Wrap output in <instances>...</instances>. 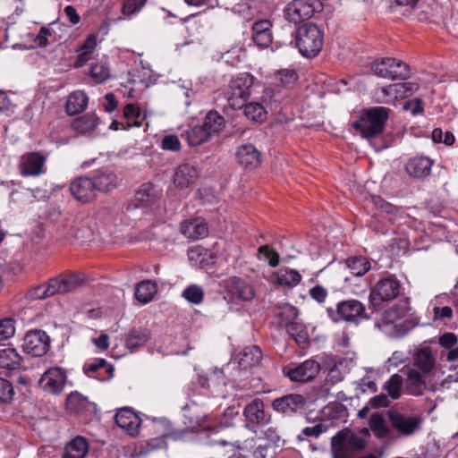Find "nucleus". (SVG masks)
I'll use <instances>...</instances> for the list:
<instances>
[{"label": "nucleus", "mask_w": 458, "mask_h": 458, "mask_svg": "<svg viewBox=\"0 0 458 458\" xmlns=\"http://www.w3.org/2000/svg\"><path fill=\"white\" fill-rule=\"evenodd\" d=\"M437 358L429 346H420L412 355V365L406 369L405 386L412 395H421L427 389V377L432 373Z\"/></svg>", "instance_id": "1"}, {"label": "nucleus", "mask_w": 458, "mask_h": 458, "mask_svg": "<svg viewBox=\"0 0 458 458\" xmlns=\"http://www.w3.org/2000/svg\"><path fill=\"white\" fill-rule=\"evenodd\" d=\"M408 310L406 301L385 310L381 314L380 322L377 323V327L390 337L399 338L405 335L409 331V325L403 318Z\"/></svg>", "instance_id": "2"}, {"label": "nucleus", "mask_w": 458, "mask_h": 458, "mask_svg": "<svg viewBox=\"0 0 458 458\" xmlns=\"http://www.w3.org/2000/svg\"><path fill=\"white\" fill-rule=\"evenodd\" d=\"M323 31L314 23L301 25L295 32V46L305 57H315L322 50Z\"/></svg>", "instance_id": "3"}, {"label": "nucleus", "mask_w": 458, "mask_h": 458, "mask_svg": "<svg viewBox=\"0 0 458 458\" xmlns=\"http://www.w3.org/2000/svg\"><path fill=\"white\" fill-rule=\"evenodd\" d=\"M391 110L385 106H374L364 111L352 123V127L365 138L376 137L383 131Z\"/></svg>", "instance_id": "4"}, {"label": "nucleus", "mask_w": 458, "mask_h": 458, "mask_svg": "<svg viewBox=\"0 0 458 458\" xmlns=\"http://www.w3.org/2000/svg\"><path fill=\"white\" fill-rule=\"evenodd\" d=\"M365 447V439L349 428L338 431L331 439L333 458H353L354 454Z\"/></svg>", "instance_id": "5"}, {"label": "nucleus", "mask_w": 458, "mask_h": 458, "mask_svg": "<svg viewBox=\"0 0 458 458\" xmlns=\"http://www.w3.org/2000/svg\"><path fill=\"white\" fill-rule=\"evenodd\" d=\"M327 313L335 323L345 321L358 324L361 318H367L364 304L354 299L339 301L335 308H327Z\"/></svg>", "instance_id": "6"}, {"label": "nucleus", "mask_w": 458, "mask_h": 458, "mask_svg": "<svg viewBox=\"0 0 458 458\" xmlns=\"http://www.w3.org/2000/svg\"><path fill=\"white\" fill-rule=\"evenodd\" d=\"M402 284L394 275L388 274L378 280L371 288L369 301L377 307L384 301H390L398 297Z\"/></svg>", "instance_id": "7"}, {"label": "nucleus", "mask_w": 458, "mask_h": 458, "mask_svg": "<svg viewBox=\"0 0 458 458\" xmlns=\"http://www.w3.org/2000/svg\"><path fill=\"white\" fill-rule=\"evenodd\" d=\"M253 85V76L249 73H242L233 77L226 92L228 105L233 109H241L250 96Z\"/></svg>", "instance_id": "8"}, {"label": "nucleus", "mask_w": 458, "mask_h": 458, "mask_svg": "<svg viewBox=\"0 0 458 458\" xmlns=\"http://www.w3.org/2000/svg\"><path fill=\"white\" fill-rule=\"evenodd\" d=\"M372 71L378 76L388 80H405L410 76L409 66L395 58H383L372 64Z\"/></svg>", "instance_id": "9"}, {"label": "nucleus", "mask_w": 458, "mask_h": 458, "mask_svg": "<svg viewBox=\"0 0 458 458\" xmlns=\"http://www.w3.org/2000/svg\"><path fill=\"white\" fill-rule=\"evenodd\" d=\"M242 415L244 417L245 428L255 432L258 428L266 426L271 421V415L265 411V403L259 399H253L245 405Z\"/></svg>", "instance_id": "10"}, {"label": "nucleus", "mask_w": 458, "mask_h": 458, "mask_svg": "<svg viewBox=\"0 0 458 458\" xmlns=\"http://www.w3.org/2000/svg\"><path fill=\"white\" fill-rule=\"evenodd\" d=\"M388 419L391 427L401 437H411L420 428L422 420L414 415H408L395 411H388Z\"/></svg>", "instance_id": "11"}, {"label": "nucleus", "mask_w": 458, "mask_h": 458, "mask_svg": "<svg viewBox=\"0 0 458 458\" xmlns=\"http://www.w3.org/2000/svg\"><path fill=\"white\" fill-rule=\"evenodd\" d=\"M50 346V338L40 329L29 331L22 343L23 351L34 357H41L47 353Z\"/></svg>", "instance_id": "12"}, {"label": "nucleus", "mask_w": 458, "mask_h": 458, "mask_svg": "<svg viewBox=\"0 0 458 458\" xmlns=\"http://www.w3.org/2000/svg\"><path fill=\"white\" fill-rule=\"evenodd\" d=\"M320 369L319 362L308 359L294 367L284 368V373L293 382L305 383L315 378Z\"/></svg>", "instance_id": "13"}, {"label": "nucleus", "mask_w": 458, "mask_h": 458, "mask_svg": "<svg viewBox=\"0 0 458 458\" xmlns=\"http://www.w3.org/2000/svg\"><path fill=\"white\" fill-rule=\"evenodd\" d=\"M67 380L66 371L59 367L47 369L39 379V386L47 393L59 394Z\"/></svg>", "instance_id": "14"}, {"label": "nucleus", "mask_w": 458, "mask_h": 458, "mask_svg": "<svg viewBox=\"0 0 458 458\" xmlns=\"http://www.w3.org/2000/svg\"><path fill=\"white\" fill-rule=\"evenodd\" d=\"M47 157L39 152H29L21 156L19 163L22 176H38L46 173Z\"/></svg>", "instance_id": "15"}, {"label": "nucleus", "mask_w": 458, "mask_h": 458, "mask_svg": "<svg viewBox=\"0 0 458 458\" xmlns=\"http://www.w3.org/2000/svg\"><path fill=\"white\" fill-rule=\"evenodd\" d=\"M315 12L313 0H293L284 10L285 18L294 23L310 19Z\"/></svg>", "instance_id": "16"}, {"label": "nucleus", "mask_w": 458, "mask_h": 458, "mask_svg": "<svg viewBox=\"0 0 458 458\" xmlns=\"http://www.w3.org/2000/svg\"><path fill=\"white\" fill-rule=\"evenodd\" d=\"M325 370L327 371L325 386L335 385L344 380L348 373L347 361L341 357H328L324 363Z\"/></svg>", "instance_id": "17"}, {"label": "nucleus", "mask_w": 458, "mask_h": 458, "mask_svg": "<svg viewBox=\"0 0 458 458\" xmlns=\"http://www.w3.org/2000/svg\"><path fill=\"white\" fill-rule=\"evenodd\" d=\"M52 295L65 294L76 290L82 284V278L77 274H65L48 280Z\"/></svg>", "instance_id": "18"}, {"label": "nucleus", "mask_w": 458, "mask_h": 458, "mask_svg": "<svg viewBox=\"0 0 458 458\" xmlns=\"http://www.w3.org/2000/svg\"><path fill=\"white\" fill-rule=\"evenodd\" d=\"M95 187L92 178L79 177L71 183L70 191L75 199L86 203L95 199Z\"/></svg>", "instance_id": "19"}, {"label": "nucleus", "mask_w": 458, "mask_h": 458, "mask_svg": "<svg viewBox=\"0 0 458 458\" xmlns=\"http://www.w3.org/2000/svg\"><path fill=\"white\" fill-rule=\"evenodd\" d=\"M114 419L118 427L124 429L131 436H136L139 433L141 420L131 408L119 409Z\"/></svg>", "instance_id": "20"}, {"label": "nucleus", "mask_w": 458, "mask_h": 458, "mask_svg": "<svg viewBox=\"0 0 458 458\" xmlns=\"http://www.w3.org/2000/svg\"><path fill=\"white\" fill-rule=\"evenodd\" d=\"M304 404L305 399L302 395L291 394L275 399L272 403V407L276 411L292 414L301 410Z\"/></svg>", "instance_id": "21"}, {"label": "nucleus", "mask_w": 458, "mask_h": 458, "mask_svg": "<svg viewBox=\"0 0 458 458\" xmlns=\"http://www.w3.org/2000/svg\"><path fill=\"white\" fill-rule=\"evenodd\" d=\"M181 232L188 239L199 240L208 236V227L203 218L196 217L183 221L181 224Z\"/></svg>", "instance_id": "22"}, {"label": "nucleus", "mask_w": 458, "mask_h": 458, "mask_svg": "<svg viewBox=\"0 0 458 458\" xmlns=\"http://www.w3.org/2000/svg\"><path fill=\"white\" fill-rule=\"evenodd\" d=\"M236 157L239 164L244 168H256L261 162V154L251 144H243L238 148Z\"/></svg>", "instance_id": "23"}, {"label": "nucleus", "mask_w": 458, "mask_h": 458, "mask_svg": "<svg viewBox=\"0 0 458 458\" xmlns=\"http://www.w3.org/2000/svg\"><path fill=\"white\" fill-rule=\"evenodd\" d=\"M274 314L280 318V326L292 333L296 326L294 320L298 317L297 309L289 303H277L275 306Z\"/></svg>", "instance_id": "24"}, {"label": "nucleus", "mask_w": 458, "mask_h": 458, "mask_svg": "<svg viewBox=\"0 0 458 458\" xmlns=\"http://www.w3.org/2000/svg\"><path fill=\"white\" fill-rule=\"evenodd\" d=\"M432 165L433 162L428 157H415L407 162L405 170L410 176L423 178L430 174Z\"/></svg>", "instance_id": "25"}, {"label": "nucleus", "mask_w": 458, "mask_h": 458, "mask_svg": "<svg viewBox=\"0 0 458 458\" xmlns=\"http://www.w3.org/2000/svg\"><path fill=\"white\" fill-rule=\"evenodd\" d=\"M271 22L268 20H261L252 26V39L260 47H267L272 42Z\"/></svg>", "instance_id": "26"}, {"label": "nucleus", "mask_w": 458, "mask_h": 458, "mask_svg": "<svg viewBox=\"0 0 458 458\" xmlns=\"http://www.w3.org/2000/svg\"><path fill=\"white\" fill-rule=\"evenodd\" d=\"M198 177L197 169L190 164L178 166L174 176V182L180 189H186L191 185Z\"/></svg>", "instance_id": "27"}, {"label": "nucleus", "mask_w": 458, "mask_h": 458, "mask_svg": "<svg viewBox=\"0 0 458 458\" xmlns=\"http://www.w3.org/2000/svg\"><path fill=\"white\" fill-rule=\"evenodd\" d=\"M227 287L229 293L238 300L249 301L254 297L253 287L240 278L234 277L230 279Z\"/></svg>", "instance_id": "28"}, {"label": "nucleus", "mask_w": 458, "mask_h": 458, "mask_svg": "<svg viewBox=\"0 0 458 458\" xmlns=\"http://www.w3.org/2000/svg\"><path fill=\"white\" fill-rule=\"evenodd\" d=\"M89 452L86 438L76 437L65 445L63 458H84Z\"/></svg>", "instance_id": "29"}, {"label": "nucleus", "mask_w": 458, "mask_h": 458, "mask_svg": "<svg viewBox=\"0 0 458 458\" xmlns=\"http://www.w3.org/2000/svg\"><path fill=\"white\" fill-rule=\"evenodd\" d=\"M369 428L373 435L378 439H390L393 437V431L381 413L377 412L370 416Z\"/></svg>", "instance_id": "30"}, {"label": "nucleus", "mask_w": 458, "mask_h": 458, "mask_svg": "<svg viewBox=\"0 0 458 458\" xmlns=\"http://www.w3.org/2000/svg\"><path fill=\"white\" fill-rule=\"evenodd\" d=\"M134 198L136 207H145L155 203L159 198V194L152 183L146 182L137 190Z\"/></svg>", "instance_id": "31"}, {"label": "nucleus", "mask_w": 458, "mask_h": 458, "mask_svg": "<svg viewBox=\"0 0 458 458\" xmlns=\"http://www.w3.org/2000/svg\"><path fill=\"white\" fill-rule=\"evenodd\" d=\"M92 180L97 192H108L117 186V176L109 170L98 171Z\"/></svg>", "instance_id": "32"}, {"label": "nucleus", "mask_w": 458, "mask_h": 458, "mask_svg": "<svg viewBox=\"0 0 458 458\" xmlns=\"http://www.w3.org/2000/svg\"><path fill=\"white\" fill-rule=\"evenodd\" d=\"M88 97L81 90L71 93L68 97L65 110L69 115H75L84 111L88 106Z\"/></svg>", "instance_id": "33"}, {"label": "nucleus", "mask_w": 458, "mask_h": 458, "mask_svg": "<svg viewBox=\"0 0 458 458\" xmlns=\"http://www.w3.org/2000/svg\"><path fill=\"white\" fill-rule=\"evenodd\" d=\"M157 292L156 283L146 280L139 283L135 287V298L146 304L149 302Z\"/></svg>", "instance_id": "34"}, {"label": "nucleus", "mask_w": 458, "mask_h": 458, "mask_svg": "<svg viewBox=\"0 0 458 458\" xmlns=\"http://www.w3.org/2000/svg\"><path fill=\"white\" fill-rule=\"evenodd\" d=\"M262 359L261 350L255 345L246 347L240 353L239 364L243 368L258 365Z\"/></svg>", "instance_id": "35"}, {"label": "nucleus", "mask_w": 458, "mask_h": 458, "mask_svg": "<svg viewBox=\"0 0 458 458\" xmlns=\"http://www.w3.org/2000/svg\"><path fill=\"white\" fill-rule=\"evenodd\" d=\"M21 357L13 348L0 350V368L9 370L15 369L21 365Z\"/></svg>", "instance_id": "36"}, {"label": "nucleus", "mask_w": 458, "mask_h": 458, "mask_svg": "<svg viewBox=\"0 0 458 458\" xmlns=\"http://www.w3.org/2000/svg\"><path fill=\"white\" fill-rule=\"evenodd\" d=\"M205 131L212 137L218 134L225 126V119L216 111H210L205 117L203 125Z\"/></svg>", "instance_id": "37"}, {"label": "nucleus", "mask_w": 458, "mask_h": 458, "mask_svg": "<svg viewBox=\"0 0 458 458\" xmlns=\"http://www.w3.org/2000/svg\"><path fill=\"white\" fill-rule=\"evenodd\" d=\"M150 339L148 329L133 328L126 337V346L131 351L144 345Z\"/></svg>", "instance_id": "38"}, {"label": "nucleus", "mask_w": 458, "mask_h": 458, "mask_svg": "<svg viewBox=\"0 0 458 458\" xmlns=\"http://www.w3.org/2000/svg\"><path fill=\"white\" fill-rule=\"evenodd\" d=\"M98 119L95 114H87L75 119L72 127L78 132L86 133L95 130L98 125Z\"/></svg>", "instance_id": "39"}, {"label": "nucleus", "mask_w": 458, "mask_h": 458, "mask_svg": "<svg viewBox=\"0 0 458 458\" xmlns=\"http://www.w3.org/2000/svg\"><path fill=\"white\" fill-rule=\"evenodd\" d=\"M277 282L282 285L294 287L301 280L299 271L293 268H282L276 273Z\"/></svg>", "instance_id": "40"}, {"label": "nucleus", "mask_w": 458, "mask_h": 458, "mask_svg": "<svg viewBox=\"0 0 458 458\" xmlns=\"http://www.w3.org/2000/svg\"><path fill=\"white\" fill-rule=\"evenodd\" d=\"M346 266L351 273L357 276L365 275L370 269V263L365 257H351L346 259Z\"/></svg>", "instance_id": "41"}, {"label": "nucleus", "mask_w": 458, "mask_h": 458, "mask_svg": "<svg viewBox=\"0 0 458 458\" xmlns=\"http://www.w3.org/2000/svg\"><path fill=\"white\" fill-rule=\"evenodd\" d=\"M89 74L95 83H103L110 78L111 72L106 61H98L91 64Z\"/></svg>", "instance_id": "42"}, {"label": "nucleus", "mask_w": 458, "mask_h": 458, "mask_svg": "<svg viewBox=\"0 0 458 458\" xmlns=\"http://www.w3.org/2000/svg\"><path fill=\"white\" fill-rule=\"evenodd\" d=\"M89 405V400L77 392L70 394L66 398V407L71 412H81L87 409Z\"/></svg>", "instance_id": "43"}, {"label": "nucleus", "mask_w": 458, "mask_h": 458, "mask_svg": "<svg viewBox=\"0 0 458 458\" xmlns=\"http://www.w3.org/2000/svg\"><path fill=\"white\" fill-rule=\"evenodd\" d=\"M187 140L190 146H199L207 142L211 136L202 126H195L186 132Z\"/></svg>", "instance_id": "44"}, {"label": "nucleus", "mask_w": 458, "mask_h": 458, "mask_svg": "<svg viewBox=\"0 0 458 458\" xmlns=\"http://www.w3.org/2000/svg\"><path fill=\"white\" fill-rule=\"evenodd\" d=\"M243 106L244 114L249 120L261 123L266 119L267 111L260 103L250 102Z\"/></svg>", "instance_id": "45"}, {"label": "nucleus", "mask_w": 458, "mask_h": 458, "mask_svg": "<svg viewBox=\"0 0 458 458\" xmlns=\"http://www.w3.org/2000/svg\"><path fill=\"white\" fill-rule=\"evenodd\" d=\"M246 57L243 47H234L221 55V60L231 66H237Z\"/></svg>", "instance_id": "46"}, {"label": "nucleus", "mask_w": 458, "mask_h": 458, "mask_svg": "<svg viewBox=\"0 0 458 458\" xmlns=\"http://www.w3.org/2000/svg\"><path fill=\"white\" fill-rule=\"evenodd\" d=\"M403 383V379L402 376L399 374H394L385 383L384 389L392 399L395 400L401 396Z\"/></svg>", "instance_id": "47"}, {"label": "nucleus", "mask_w": 458, "mask_h": 458, "mask_svg": "<svg viewBox=\"0 0 458 458\" xmlns=\"http://www.w3.org/2000/svg\"><path fill=\"white\" fill-rule=\"evenodd\" d=\"M101 369H106L109 377L113 376L114 368L109 365L105 359H95L93 361L87 363L83 367L84 373L89 377H96L94 373Z\"/></svg>", "instance_id": "48"}, {"label": "nucleus", "mask_w": 458, "mask_h": 458, "mask_svg": "<svg viewBox=\"0 0 458 458\" xmlns=\"http://www.w3.org/2000/svg\"><path fill=\"white\" fill-rule=\"evenodd\" d=\"M182 296L187 301L195 305H199L203 301L204 291L200 286L197 284H191L183 290Z\"/></svg>", "instance_id": "49"}, {"label": "nucleus", "mask_w": 458, "mask_h": 458, "mask_svg": "<svg viewBox=\"0 0 458 458\" xmlns=\"http://www.w3.org/2000/svg\"><path fill=\"white\" fill-rule=\"evenodd\" d=\"M298 79L297 73L293 69H282L275 74V81L277 85L284 88L293 85Z\"/></svg>", "instance_id": "50"}, {"label": "nucleus", "mask_w": 458, "mask_h": 458, "mask_svg": "<svg viewBox=\"0 0 458 458\" xmlns=\"http://www.w3.org/2000/svg\"><path fill=\"white\" fill-rule=\"evenodd\" d=\"M394 98H405L419 89V85L413 81L395 83L393 88Z\"/></svg>", "instance_id": "51"}, {"label": "nucleus", "mask_w": 458, "mask_h": 458, "mask_svg": "<svg viewBox=\"0 0 458 458\" xmlns=\"http://www.w3.org/2000/svg\"><path fill=\"white\" fill-rule=\"evenodd\" d=\"M123 115L126 120L130 123L131 122L135 126H140L141 122L140 118V107L135 104H128L123 108Z\"/></svg>", "instance_id": "52"}, {"label": "nucleus", "mask_w": 458, "mask_h": 458, "mask_svg": "<svg viewBox=\"0 0 458 458\" xmlns=\"http://www.w3.org/2000/svg\"><path fill=\"white\" fill-rule=\"evenodd\" d=\"M371 199L377 208L384 211L386 214L395 216L400 211L399 208L386 201L384 199H382L379 196H372Z\"/></svg>", "instance_id": "53"}, {"label": "nucleus", "mask_w": 458, "mask_h": 458, "mask_svg": "<svg viewBox=\"0 0 458 458\" xmlns=\"http://www.w3.org/2000/svg\"><path fill=\"white\" fill-rule=\"evenodd\" d=\"M15 333L14 320L4 318L0 320V342L11 338Z\"/></svg>", "instance_id": "54"}, {"label": "nucleus", "mask_w": 458, "mask_h": 458, "mask_svg": "<svg viewBox=\"0 0 458 458\" xmlns=\"http://www.w3.org/2000/svg\"><path fill=\"white\" fill-rule=\"evenodd\" d=\"M147 0H124L123 4V13L131 16L140 12L145 5Z\"/></svg>", "instance_id": "55"}, {"label": "nucleus", "mask_w": 458, "mask_h": 458, "mask_svg": "<svg viewBox=\"0 0 458 458\" xmlns=\"http://www.w3.org/2000/svg\"><path fill=\"white\" fill-rule=\"evenodd\" d=\"M29 296L34 300L46 299L53 296L50 288L49 281L47 283L40 284L29 292Z\"/></svg>", "instance_id": "56"}, {"label": "nucleus", "mask_w": 458, "mask_h": 458, "mask_svg": "<svg viewBox=\"0 0 458 458\" xmlns=\"http://www.w3.org/2000/svg\"><path fill=\"white\" fill-rule=\"evenodd\" d=\"M14 395L12 384L4 378H0V401L5 403H10Z\"/></svg>", "instance_id": "57"}, {"label": "nucleus", "mask_w": 458, "mask_h": 458, "mask_svg": "<svg viewBox=\"0 0 458 458\" xmlns=\"http://www.w3.org/2000/svg\"><path fill=\"white\" fill-rule=\"evenodd\" d=\"M259 255H263L268 260V264L275 267L279 264V255L274 250L270 249L268 245L260 246L258 250Z\"/></svg>", "instance_id": "58"}, {"label": "nucleus", "mask_w": 458, "mask_h": 458, "mask_svg": "<svg viewBox=\"0 0 458 458\" xmlns=\"http://www.w3.org/2000/svg\"><path fill=\"white\" fill-rule=\"evenodd\" d=\"M394 84H391L387 87H384L375 90V99L378 103H389L387 99L388 97L393 96L394 98V93L393 88Z\"/></svg>", "instance_id": "59"}, {"label": "nucleus", "mask_w": 458, "mask_h": 458, "mask_svg": "<svg viewBox=\"0 0 458 458\" xmlns=\"http://www.w3.org/2000/svg\"><path fill=\"white\" fill-rule=\"evenodd\" d=\"M403 108L406 111H410L413 116L421 114L424 110L422 101L417 98L406 101Z\"/></svg>", "instance_id": "60"}, {"label": "nucleus", "mask_w": 458, "mask_h": 458, "mask_svg": "<svg viewBox=\"0 0 458 458\" xmlns=\"http://www.w3.org/2000/svg\"><path fill=\"white\" fill-rule=\"evenodd\" d=\"M162 148L165 150L178 151L181 148V143L177 136L166 135L162 140Z\"/></svg>", "instance_id": "61"}, {"label": "nucleus", "mask_w": 458, "mask_h": 458, "mask_svg": "<svg viewBox=\"0 0 458 458\" xmlns=\"http://www.w3.org/2000/svg\"><path fill=\"white\" fill-rule=\"evenodd\" d=\"M310 296L318 303L325 302L327 297V291L322 285L317 284L310 288Z\"/></svg>", "instance_id": "62"}, {"label": "nucleus", "mask_w": 458, "mask_h": 458, "mask_svg": "<svg viewBox=\"0 0 458 458\" xmlns=\"http://www.w3.org/2000/svg\"><path fill=\"white\" fill-rule=\"evenodd\" d=\"M327 430V427L323 423H318L311 427H306L302 429V434L305 437H318L322 433L326 432Z\"/></svg>", "instance_id": "63"}, {"label": "nucleus", "mask_w": 458, "mask_h": 458, "mask_svg": "<svg viewBox=\"0 0 458 458\" xmlns=\"http://www.w3.org/2000/svg\"><path fill=\"white\" fill-rule=\"evenodd\" d=\"M457 342L458 338L454 333H445L438 338V344L446 349L455 346Z\"/></svg>", "instance_id": "64"}]
</instances>
